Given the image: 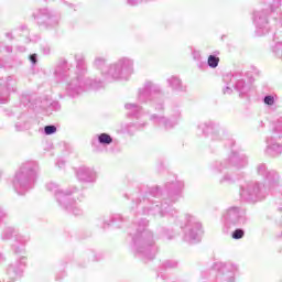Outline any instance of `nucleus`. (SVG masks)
Returning <instances> with one entry per match:
<instances>
[{
	"mask_svg": "<svg viewBox=\"0 0 282 282\" xmlns=\"http://www.w3.org/2000/svg\"><path fill=\"white\" fill-rule=\"evenodd\" d=\"M165 267H166V268H177V262L167 261V262L165 263Z\"/></svg>",
	"mask_w": 282,
	"mask_h": 282,
	"instance_id": "nucleus-38",
	"label": "nucleus"
},
{
	"mask_svg": "<svg viewBox=\"0 0 282 282\" xmlns=\"http://www.w3.org/2000/svg\"><path fill=\"white\" fill-rule=\"evenodd\" d=\"M46 191L53 193L57 204L64 210L72 213L75 217H80L83 215V207L80 203L83 202V192L76 187H69L67 189H61L58 184L51 182L46 184Z\"/></svg>",
	"mask_w": 282,
	"mask_h": 282,
	"instance_id": "nucleus-2",
	"label": "nucleus"
},
{
	"mask_svg": "<svg viewBox=\"0 0 282 282\" xmlns=\"http://www.w3.org/2000/svg\"><path fill=\"white\" fill-rule=\"evenodd\" d=\"M155 109H158L159 111H162V109H164V106L162 105V102L158 104Z\"/></svg>",
	"mask_w": 282,
	"mask_h": 282,
	"instance_id": "nucleus-43",
	"label": "nucleus"
},
{
	"mask_svg": "<svg viewBox=\"0 0 282 282\" xmlns=\"http://www.w3.org/2000/svg\"><path fill=\"white\" fill-rule=\"evenodd\" d=\"M135 62L131 57L122 56L109 65L108 76L113 80H129L134 72Z\"/></svg>",
	"mask_w": 282,
	"mask_h": 282,
	"instance_id": "nucleus-6",
	"label": "nucleus"
},
{
	"mask_svg": "<svg viewBox=\"0 0 282 282\" xmlns=\"http://www.w3.org/2000/svg\"><path fill=\"white\" fill-rule=\"evenodd\" d=\"M17 91V79L9 76L7 80L0 79V105H6L10 100V94Z\"/></svg>",
	"mask_w": 282,
	"mask_h": 282,
	"instance_id": "nucleus-15",
	"label": "nucleus"
},
{
	"mask_svg": "<svg viewBox=\"0 0 282 282\" xmlns=\"http://www.w3.org/2000/svg\"><path fill=\"white\" fill-rule=\"evenodd\" d=\"M124 109L128 111V116H138L142 108L138 104H126Z\"/></svg>",
	"mask_w": 282,
	"mask_h": 282,
	"instance_id": "nucleus-28",
	"label": "nucleus"
},
{
	"mask_svg": "<svg viewBox=\"0 0 282 282\" xmlns=\"http://www.w3.org/2000/svg\"><path fill=\"white\" fill-rule=\"evenodd\" d=\"M169 210L173 213V209H171V203L169 200H164V203L155 206L148 207V210H144V215H158L159 217H164Z\"/></svg>",
	"mask_w": 282,
	"mask_h": 282,
	"instance_id": "nucleus-21",
	"label": "nucleus"
},
{
	"mask_svg": "<svg viewBox=\"0 0 282 282\" xmlns=\"http://www.w3.org/2000/svg\"><path fill=\"white\" fill-rule=\"evenodd\" d=\"M253 22L256 25L257 36H263V34H268V15H265L263 11L254 12Z\"/></svg>",
	"mask_w": 282,
	"mask_h": 282,
	"instance_id": "nucleus-17",
	"label": "nucleus"
},
{
	"mask_svg": "<svg viewBox=\"0 0 282 282\" xmlns=\"http://www.w3.org/2000/svg\"><path fill=\"white\" fill-rule=\"evenodd\" d=\"M12 238L14 241H17V243H20V246H25V243L30 241V237L19 234V229L8 227L2 234V239L8 240Z\"/></svg>",
	"mask_w": 282,
	"mask_h": 282,
	"instance_id": "nucleus-19",
	"label": "nucleus"
},
{
	"mask_svg": "<svg viewBox=\"0 0 282 282\" xmlns=\"http://www.w3.org/2000/svg\"><path fill=\"white\" fill-rule=\"evenodd\" d=\"M248 221L246 218V212L238 207H230L223 216L224 232H228L231 228L237 226H243Z\"/></svg>",
	"mask_w": 282,
	"mask_h": 282,
	"instance_id": "nucleus-9",
	"label": "nucleus"
},
{
	"mask_svg": "<svg viewBox=\"0 0 282 282\" xmlns=\"http://www.w3.org/2000/svg\"><path fill=\"white\" fill-rule=\"evenodd\" d=\"M20 52H25V48H24V47H21V48H20Z\"/></svg>",
	"mask_w": 282,
	"mask_h": 282,
	"instance_id": "nucleus-52",
	"label": "nucleus"
},
{
	"mask_svg": "<svg viewBox=\"0 0 282 282\" xmlns=\"http://www.w3.org/2000/svg\"><path fill=\"white\" fill-rule=\"evenodd\" d=\"M160 91L161 88L158 84H153V82H147L144 86L139 89L138 100L140 102H147L148 100L155 98Z\"/></svg>",
	"mask_w": 282,
	"mask_h": 282,
	"instance_id": "nucleus-16",
	"label": "nucleus"
},
{
	"mask_svg": "<svg viewBox=\"0 0 282 282\" xmlns=\"http://www.w3.org/2000/svg\"><path fill=\"white\" fill-rule=\"evenodd\" d=\"M241 77V73H228L224 76V83L227 85H234L240 96H243L250 91V84H246Z\"/></svg>",
	"mask_w": 282,
	"mask_h": 282,
	"instance_id": "nucleus-13",
	"label": "nucleus"
},
{
	"mask_svg": "<svg viewBox=\"0 0 282 282\" xmlns=\"http://www.w3.org/2000/svg\"><path fill=\"white\" fill-rule=\"evenodd\" d=\"M235 182V177L230 174H225L223 178L220 180V184H232Z\"/></svg>",
	"mask_w": 282,
	"mask_h": 282,
	"instance_id": "nucleus-32",
	"label": "nucleus"
},
{
	"mask_svg": "<svg viewBox=\"0 0 282 282\" xmlns=\"http://www.w3.org/2000/svg\"><path fill=\"white\" fill-rule=\"evenodd\" d=\"M216 270H220L223 274L219 276V279H223L227 282H235V274L237 273V265L231 263H217L215 265Z\"/></svg>",
	"mask_w": 282,
	"mask_h": 282,
	"instance_id": "nucleus-18",
	"label": "nucleus"
},
{
	"mask_svg": "<svg viewBox=\"0 0 282 282\" xmlns=\"http://www.w3.org/2000/svg\"><path fill=\"white\" fill-rule=\"evenodd\" d=\"M274 3H276V8L281 7V1L280 0H274Z\"/></svg>",
	"mask_w": 282,
	"mask_h": 282,
	"instance_id": "nucleus-44",
	"label": "nucleus"
},
{
	"mask_svg": "<svg viewBox=\"0 0 282 282\" xmlns=\"http://www.w3.org/2000/svg\"><path fill=\"white\" fill-rule=\"evenodd\" d=\"M149 220L142 219L138 224L137 232L132 237L133 249L137 254L145 257V259H154L158 254V247L153 240V232L147 229Z\"/></svg>",
	"mask_w": 282,
	"mask_h": 282,
	"instance_id": "nucleus-3",
	"label": "nucleus"
},
{
	"mask_svg": "<svg viewBox=\"0 0 282 282\" xmlns=\"http://www.w3.org/2000/svg\"><path fill=\"white\" fill-rule=\"evenodd\" d=\"M171 191V204H175L180 198V193H182V188H184V182L176 181L166 185Z\"/></svg>",
	"mask_w": 282,
	"mask_h": 282,
	"instance_id": "nucleus-25",
	"label": "nucleus"
},
{
	"mask_svg": "<svg viewBox=\"0 0 282 282\" xmlns=\"http://www.w3.org/2000/svg\"><path fill=\"white\" fill-rule=\"evenodd\" d=\"M2 261H6V258L0 253V263H2Z\"/></svg>",
	"mask_w": 282,
	"mask_h": 282,
	"instance_id": "nucleus-45",
	"label": "nucleus"
},
{
	"mask_svg": "<svg viewBox=\"0 0 282 282\" xmlns=\"http://www.w3.org/2000/svg\"><path fill=\"white\" fill-rule=\"evenodd\" d=\"M93 67L101 73V76H104V80H106V83H111V78L109 77V66H107L106 57L96 56L93 62Z\"/></svg>",
	"mask_w": 282,
	"mask_h": 282,
	"instance_id": "nucleus-20",
	"label": "nucleus"
},
{
	"mask_svg": "<svg viewBox=\"0 0 282 282\" xmlns=\"http://www.w3.org/2000/svg\"><path fill=\"white\" fill-rule=\"evenodd\" d=\"M282 117L272 123L271 134L267 137V153L273 158L282 152Z\"/></svg>",
	"mask_w": 282,
	"mask_h": 282,
	"instance_id": "nucleus-7",
	"label": "nucleus"
},
{
	"mask_svg": "<svg viewBox=\"0 0 282 282\" xmlns=\"http://www.w3.org/2000/svg\"><path fill=\"white\" fill-rule=\"evenodd\" d=\"M150 120L154 124H158V127H162L163 129H173V127L177 124V120L166 119V117L158 116V115H152Z\"/></svg>",
	"mask_w": 282,
	"mask_h": 282,
	"instance_id": "nucleus-23",
	"label": "nucleus"
},
{
	"mask_svg": "<svg viewBox=\"0 0 282 282\" xmlns=\"http://www.w3.org/2000/svg\"><path fill=\"white\" fill-rule=\"evenodd\" d=\"M98 142L102 147H109V144L113 142V138H111V135H109L108 133H101L98 135Z\"/></svg>",
	"mask_w": 282,
	"mask_h": 282,
	"instance_id": "nucleus-29",
	"label": "nucleus"
},
{
	"mask_svg": "<svg viewBox=\"0 0 282 282\" xmlns=\"http://www.w3.org/2000/svg\"><path fill=\"white\" fill-rule=\"evenodd\" d=\"M76 74L69 73L67 62L59 64L54 72V76L57 83H66V91L69 96H78L82 91L89 88L100 89L104 87L102 82H91L89 78H85L87 74V64L85 63V55L76 54Z\"/></svg>",
	"mask_w": 282,
	"mask_h": 282,
	"instance_id": "nucleus-1",
	"label": "nucleus"
},
{
	"mask_svg": "<svg viewBox=\"0 0 282 282\" xmlns=\"http://www.w3.org/2000/svg\"><path fill=\"white\" fill-rule=\"evenodd\" d=\"M230 166H234V169H245V166H248V156L239 152H234L229 156L228 161H225L224 163H215L216 171H219L220 173L224 171V169H230Z\"/></svg>",
	"mask_w": 282,
	"mask_h": 282,
	"instance_id": "nucleus-11",
	"label": "nucleus"
},
{
	"mask_svg": "<svg viewBox=\"0 0 282 282\" xmlns=\"http://www.w3.org/2000/svg\"><path fill=\"white\" fill-rule=\"evenodd\" d=\"M25 268V258H21L19 262H15L14 264H10L7 274L10 276V279H21L23 276V270Z\"/></svg>",
	"mask_w": 282,
	"mask_h": 282,
	"instance_id": "nucleus-22",
	"label": "nucleus"
},
{
	"mask_svg": "<svg viewBox=\"0 0 282 282\" xmlns=\"http://www.w3.org/2000/svg\"><path fill=\"white\" fill-rule=\"evenodd\" d=\"M263 102H264V105L272 107V105H274V102H275L274 96H272V95L264 96Z\"/></svg>",
	"mask_w": 282,
	"mask_h": 282,
	"instance_id": "nucleus-34",
	"label": "nucleus"
},
{
	"mask_svg": "<svg viewBox=\"0 0 282 282\" xmlns=\"http://www.w3.org/2000/svg\"><path fill=\"white\" fill-rule=\"evenodd\" d=\"M265 191V185L261 186L257 181H246L240 185V197L245 202H259Z\"/></svg>",
	"mask_w": 282,
	"mask_h": 282,
	"instance_id": "nucleus-8",
	"label": "nucleus"
},
{
	"mask_svg": "<svg viewBox=\"0 0 282 282\" xmlns=\"http://www.w3.org/2000/svg\"><path fill=\"white\" fill-rule=\"evenodd\" d=\"M138 129H144V123H142L141 126H138Z\"/></svg>",
	"mask_w": 282,
	"mask_h": 282,
	"instance_id": "nucleus-51",
	"label": "nucleus"
},
{
	"mask_svg": "<svg viewBox=\"0 0 282 282\" xmlns=\"http://www.w3.org/2000/svg\"><path fill=\"white\" fill-rule=\"evenodd\" d=\"M44 133L46 135H52V134L56 133V126H46L44 128Z\"/></svg>",
	"mask_w": 282,
	"mask_h": 282,
	"instance_id": "nucleus-35",
	"label": "nucleus"
},
{
	"mask_svg": "<svg viewBox=\"0 0 282 282\" xmlns=\"http://www.w3.org/2000/svg\"><path fill=\"white\" fill-rule=\"evenodd\" d=\"M77 178L79 182H96V172L89 167H79Z\"/></svg>",
	"mask_w": 282,
	"mask_h": 282,
	"instance_id": "nucleus-24",
	"label": "nucleus"
},
{
	"mask_svg": "<svg viewBox=\"0 0 282 282\" xmlns=\"http://www.w3.org/2000/svg\"><path fill=\"white\" fill-rule=\"evenodd\" d=\"M6 217H8V213H6V210H3V208L0 207V221H3Z\"/></svg>",
	"mask_w": 282,
	"mask_h": 282,
	"instance_id": "nucleus-37",
	"label": "nucleus"
},
{
	"mask_svg": "<svg viewBox=\"0 0 282 282\" xmlns=\"http://www.w3.org/2000/svg\"><path fill=\"white\" fill-rule=\"evenodd\" d=\"M50 52H52V48L48 45L42 46L43 54L47 55V54H50Z\"/></svg>",
	"mask_w": 282,
	"mask_h": 282,
	"instance_id": "nucleus-36",
	"label": "nucleus"
},
{
	"mask_svg": "<svg viewBox=\"0 0 282 282\" xmlns=\"http://www.w3.org/2000/svg\"><path fill=\"white\" fill-rule=\"evenodd\" d=\"M144 204H149L151 202V198L144 199Z\"/></svg>",
	"mask_w": 282,
	"mask_h": 282,
	"instance_id": "nucleus-49",
	"label": "nucleus"
},
{
	"mask_svg": "<svg viewBox=\"0 0 282 282\" xmlns=\"http://www.w3.org/2000/svg\"><path fill=\"white\" fill-rule=\"evenodd\" d=\"M271 11L274 12V9L271 8Z\"/></svg>",
	"mask_w": 282,
	"mask_h": 282,
	"instance_id": "nucleus-53",
	"label": "nucleus"
},
{
	"mask_svg": "<svg viewBox=\"0 0 282 282\" xmlns=\"http://www.w3.org/2000/svg\"><path fill=\"white\" fill-rule=\"evenodd\" d=\"M30 61H31V63H33V65H35V63H36V54L31 55L30 56Z\"/></svg>",
	"mask_w": 282,
	"mask_h": 282,
	"instance_id": "nucleus-41",
	"label": "nucleus"
},
{
	"mask_svg": "<svg viewBox=\"0 0 282 282\" xmlns=\"http://www.w3.org/2000/svg\"><path fill=\"white\" fill-rule=\"evenodd\" d=\"M198 129L204 134L209 133L212 140L215 142H219V140H224V138H226V130L212 121L199 123Z\"/></svg>",
	"mask_w": 282,
	"mask_h": 282,
	"instance_id": "nucleus-14",
	"label": "nucleus"
},
{
	"mask_svg": "<svg viewBox=\"0 0 282 282\" xmlns=\"http://www.w3.org/2000/svg\"><path fill=\"white\" fill-rule=\"evenodd\" d=\"M167 84L174 89V91H186V87L182 85V79L177 76L167 78Z\"/></svg>",
	"mask_w": 282,
	"mask_h": 282,
	"instance_id": "nucleus-27",
	"label": "nucleus"
},
{
	"mask_svg": "<svg viewBox=\"0 0 282 282\" xmlns=\"http://www.w3.org/2000/svg\"><path fill=\"white\" fill-rule=\"evenodd\" d=\"M57 166H58L59 169H63V166H65V161L59 160V161L57 162Z\"/></svg>",
	"mask_w": 282,
	"mask_h": 282,
	"instance_id": "nucleus-42",
	"label": "nucleus"
},
{
	"mask_svg": "<svg viewBox=\"0 0 282 282\" xmlns=\"http://www.w3.org/2000/svg\"><path fill=\"white\" fill-rule=\"evenodd\" d=\"M272 52L278 58H280V61H282V42H276L272 46Z\"/></svg>",
	"mask_w": 282,
	"mask_h": 282,
	"instance_id": "nucleus-30",
	"label": "nucleus"
},
{
	"mask_svg": "<svg viewBox=\"0 0 282 282\" xmlns=\"http://www.w3.org/2000/svg\"><path fill=\"white\" fill-rule=\"evenodd\" d=\"M224 94H232V88L230 86H227L224 90Z\"/></svg>",
	"mask_w": 282,
	"mask_h": 282,
	"instance_id": "nucleus-40",
	"label": "nucleus"
},
{
	"mask_svg": "<svg viewBox=\"0 0 282 282\" xmlns=\"http://www.w3.org/2000/svg\"><path fill=\"white\" fill-rule=\"evenodd\" d=\"M156 195H160V192H156Z\"/></svg>",
	"mask_w": 282,
	"mask_h": 282,
	"instance_id": "nucleus-54",
	"label": "nucleus"
},
{
	"mask_svg": "<svg viewBox=\"0 0 282 282\" xmlns=\"http://www.w3.org/2000/svg\"><path fill=\"white\" fill-rule=\"evenodd\" d=\"M177 226L184 231V239L187 243H197L200 241L202 223L191 214L176 220Z\"/></svg>",
	"mask_w": 282,
	"mask_h": 282,
	"instance_id": "nucleus-5",
	"label": "nucleus"
},
{
	"mask_svg": "<svg viewBox=\"0 0 282 282\" xmlns=\"http://www.w3.org/2000/svg\"><path fill=\"white\" fill-rule=\"evenodd\" d=\"M243 235H246V231H243V229H236L231 234V237H232V239H243Z\"/></svg>",
	"mask_w": 282,
	"mask_h": 282,
	"instance_id": "nucleus-33",
	"label": "nucleus"
},
{
	"mask_svg": "<svg viewBox=\"0 0 282 282\" xmlns=\"http://www.w3.org/2000/svg\"><path fill=\"white\" fill-rule=\"evenodd\" d=\"M180 116H181L180 111H176V113L174 115V117H175L176 119L180 118Z\"/></svg>",
	"mask_w": 282,
	"mask_h": 282,
	"instance_id": "nucleus-48",
	"label": "nucleus"
},
{
	"mask_svg": "<svg viewBox=\"0 0 282 282\" xmlns=\"http://www.w3.org/2000/svg\"><path fill=\"white\" fill-rule=\"evenodd\" d=\"M53 105L56 107V109H61V106L58 105V102H54Z\"/></svg>",
	"mask_w": 282,
	"mask_h": 282,
	"instance_id": "nucleus-47",
	"label": "nucleus"
},
{
	"mask_svg": "<svg viewBox=\"0 0 282 282\" xmlns=\"http://www.w3.org/2000/svg\"><path fill=\"white\" fill-rule=\"evenodd\" d=\"M6 36L7 39H12V33H7Z\"/></svg>",
	"mask_w": 282,
	"mask_h": 282,
	"instance_id": "nucleus-46",
	"label": "nucleus"
},
{
	"mask_svg": "<svg viewBox=\"0 0 282 282\" xmlns=\"http://www.w3.org/2000/svg\"><path fill=\"white\" fill-rule=\"evenodd\" d=\"M257 174L262 177L267 191H274L281 186L279 174L274 171H268L265 164L261 163L257 166Z\"/></svg>",
	"mask_w": 282,
	"mask_h": 282,
	"instance_id": "nucleus-10",
	"label": "nucleus"
},
{
	"mask_svg": "<svg viewBox=\"0 0 282 282\" xmlns=\"http://www.w3.org/2000/svg\"><path fill=\"white\" fill-rule=\"evenodd\" d=\"M7 52H12V46H8Z\"/></svg>",
	"mask_w": 282,
	"mask_h": 282,
	"instance_id": "nucleus-50",
	"label": "nucleus"
},
{
	"mask_svg": "<svg viewBox=\"0 0 282 282\" xmlns=\"http://www.w3.org/2000/svg\"><path fill=\"white\" fill-rule=\"evenodd\" d=\"M207 65H209L213 69H215V67H218L219 65V57L215 55H209L207 59Z\"/></svg>",
	"mask_w": 282,
	"mask_h": 282,
	"instance_id": "nucleus-31",
	"label": "nucleus"
},
{
	"mask_svg": "<svg viewBox=\"0 0 282 282\" xmlns=\"http://www.w3.org/2000/svg\"><path fill=\"white\" fill-rule=\"evenodd\" d=\"M32 17L37 25H45V28H54V25H58V18L52 15V12H50V9L47 8L36 9Z\"/></svg>",
	"mask_w": 282,
	"mask_h": 282,
	"instance_id": "nucleus-12",
	"label": "nucleus"
},
{
	"mask_svg": "<svg viewBox=\"0 0 282 282\" xmlns=\"http://www.w3.org/2000/svg\"><path fill=\"white\" fill-rule=\"evenodd\" d=\"M39 164L34 161H28L19 169L13 178V188L18 195H25L36 182Z\"/></svg>",
	"mask_w": 282,
	"mask_h": 282,
	"instance_id": "nucleus-4",
	"label": "nucleus"
},
{
	"mask_svg": "<svg viewBox=\"0 0 282 282\" xmlns=\"http://www.w3.org/2000/svg\"><path fill=\"white\" fill-rule=\"evenodd\" d=\"M30 129H32V118L22 115L15 123V131H28Z\"/></svg>",
	"mask_w": 282,
	"mask_h": 282,
	"instance_id": "nucleus-26",
	"label": "nucleus"
},
{
	"mask_svg": "<svg viewBox=\"0 0 282 282\" xmlns=\"http://www.w3.org/2000/svg\"><path fill=\"white\" fill-rule=\"evenodd\" d=\"M193 56H194L195 61H199V58H202V55L197 51L193 52Z\"/></svg>",
	"mask_w": 282,
	"mask_h": 282,
	"instance_id": "nucleus-39",
	"label": "nucleus"
}]
</instances>
